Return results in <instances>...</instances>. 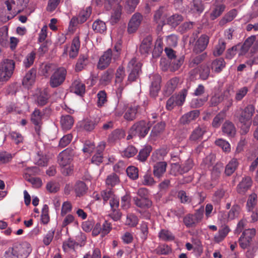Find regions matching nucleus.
<instances>
[{
    "label": "nucleus",
    "instance_id": "obj_13",
    "mask_svg": "<svg viewBox=\"0 0 258 258\" xmlns=\"http://www.w3.org/2000/svg\"><path fill=\"white\" fill-rule=\"evenodd\" d=\"M151 80V93L155 96L160 89L161 77L158 74L152 75Z\"/></svg>",
    "mask_w": 258,
    "mask_h": 258
},
{
    "label": "nucleus",
    "instance_id": "obj_23",
    "mask_svg": "<svg viewBox=\"0 0 258 258\" xmlns=\"http://www.w3.org/2000/svg\"><path fill=\"white\" fill-rule=\"evenodd\" d=\"M223 133L230 137H233L236 133V129L234 124L229 121H225L222 125Z\"/></svg>",
    "mask_w": 258,
    "mask_h": 258
},
{
    "label": "nucleus",
    "instance_id": "obj_18",
    "mask_svg": "<svg viewBox=\"0 0 258 258\" xmlns=\"http://www.w3.org/2000/svg\"><path fill=\"white\" fill-rule=\"evenodd\" d=\"M251 179L249 177L243 179L237 186V191L241 194H244L251 186Z\"/></svg>",
    "mask_w": 258,
    "mask_h": 258
},
{
    "label": "nucleus",
    "instance_id": "obj_36",
    "mask_svg": "<svg viewBox=\"0 0 258 258\" xmlns=\"http://www.w3.org/2000/svg\"><path fill=\"white\" fill-rule=\"evenodd\" d=\"M179 85V79L176 77L170 79L166 84V91L168 93H171L178 87Z\"/></svg>",
    "mask_w": 258,
    "mask_h": 258
},
{
    "label": "nucleus",
    "instance_id": "obj_35",
    "mask_svg": "<svg viewBox=\"0 0 258 258\" xmlns=\"http://www.w3.org/2000/svg\"><path fill=\"white\" fill-rule=\"evenodd\" d=\"M92 28L96 32L102 33L106 30V26L103 21L97 20L93 23Z\"/></svg>",
    "mask_w": 258,
    "mask_h": 258
},
{
    "label": "nucleus",
    "instance_id": "obj_3",
    "mask_svg": "<svg viewBox=\"0 0 258 258\" xmlns=\"http://www.w3.org/2000/svg\"><path fill=\"white\" fill-rule=\"evenodd\" d=\"M73 156L72 151L68 149L62 151L58 155V162L61 167V172L64 175H69L73 170V167L71 165Z\"/></svg>",
    "mask_w": 258,
    "mask_h": 258
},
{
    "label": "nucleus",
    "instance_id": "obj_6",
    "mask_svg": "<svg viewBox=\"0 0 258 258\" xmlns=\"http://www.w3.org/2000/svg\"><path fill=\"white\" fill-rule=\"evenodd\" d=\"M150 128L148 122L142 120L135 123L130 130V134L127 136V139L132 138V136H138L140 137L146 136Z\"/></svg>",
    "mask_w": 258,
    "mask_h": 258
},
{
    "label": "nucleus",
    "instance_id": "obj_61",
    "mask_svg": "<svg viewBox=\"0 0 258 258\" xmlns=\"http://www.w3.org/2000/svg\"><path fill=\"white\" fill-rule=\"evenodd\" d=\"M251 240L247 238L243 234L241 235L239 239V243L240 247L243 249L248 248L251 244Z\"/></svg>",
    "mask_w": 258,
    "mask_h": 258
},
{
    "label": "nucleus",
    "instance_id": "obj_8",
    "mask_svg": "<svg viewBox=\"0 0 258 258\" xmlns=\"http://www.w3.org/2000/svg\"><path fill=\"white\" fill-rule=\"evenodd\" d=\"M187 95V91L183 90L180 94L173 95L167 101L166 108L168 110H171L176 106H181L184 103Z\"/></svg>",
    "mask_w": 258,
    "mask_h": 258
},
{
    "label": "nucleus",
    "instance_id": "obj_53",
    "mask_svg": "<svg viewBox=\"0 0 258 258\" xmlns=\"http://www.w3.org/2000/svg\"><path fill=\"white\" fill-rule=\"evenodd\" d=\"M97 105L101 107L107 102V95L104 91H99L97 95Z\"/></svg>",
    "mask_w": 258,
    "mask_h": 258
},
{
    "label": "nucleus",
    "instance_id": "obj_31",
    "mask_svg": "<svg viewBox=\"0 0 258 258\" xmlns=\"http://www.w3.org/2000/svg\"><path fill=\"white\" fill-rule=\"evenodd\" d=\"M165 128V123L159 122L156 124L153 128L150 136L154 139L160 136Z\"/></svg>",
    "mask_w": 258,
    "mask_h": 258
},
{
    "label": "nucleus",
    "instance_id": "obj_46",
    "mask_svg": "<svg viewBox=\"0 0 258 258\" xmlns=\"http://www.w3.org/2000/svg\"><path fill=\"white\" fill-rule=\"evenodd\" d=\"M183 20L182 17L178 14L173 15L167 19V22L172 26L175 27L178 25Z\"/></svg>",
    "mask_w": 258,
    "mask_h": 258
},
{
    "label": "nucleus",
    "instance_id": "obj_41",
    "mask_svg": "<svg viewBox=\"0 0 258 258\" xmlns=\"http://www.w3.org/2000/svg\"><path fill=\"white\" fill-rule=\"evenodd\" d=\"M63 217L64 218L61 223V226L62 227H66L68 225L73 223L78 224L77 221L74 215L72 214H68L66 215Z\"/></svg>",
    "mask_w": 258,
    "mask_h": 258
},
{
    "label": "nucleus",
    "instance_id": "obj_22",
    "mask_svg": "<svg viewBox=\"0 0 258 258\" xmlns=\"http://www.w3.org/2000/svg\"><path fill=\"white\" fill-rule=\"evenodd\" d=\"M167 164L165 162L157 163L154 166L153 173L157 177H160L166 171Z\"/></svg>",
    "mask_w": 258,
    "mask_h": 258
},
{
    "label": "nucleus",
    "instance_id": "obj_50",
    "mask_svg": "<svg viewBox=\"0 0 258 258\" xmlns=\"http://www.w3.org/2000/svg\"><path fill=\"white\" fill-rule=\"evenodd\" d=\"M119 178L115 174L112 173L108 175L106 180V184L107 186L113 187L119 183Z\"/></svg>",
    "mask_w": 258,
    "mask_h": 258
},
{
    "label": "nucleus",
    "instance_id": "obj_43",
    "mask_svg": "<svg viewBox=\"0 0 258 258\" xmlns=\"http://www.w3.org/2000/svg\"><path fill=\"white\" fill-rule=\"evenodd\" d=\"M159 238L164 241L173 240V235L168 230L162 229L159 233Z\"/></svg>",
    "mask_w": 258,
    "mask_h": 258
},
{
    "label": "nucleus",
    "instance_id": "obj_15",
    "mask_svg": "<svg viewBox=\"0 0 258 258\" xmlns=\"http://www.w3.org/2000/svg\"><path fill=\"white\" fill-rule=\"evenodd\" d=\"M152 38L151 36L145 38L142 42L140 47V51L142 54H147L151 50L152 47Z\"/></svg>",
    "mask_w": 258,
    "mask_h": 258
},
{
    "label": "nucleus",
    "instance_id": "obj_55",
    "mask_svg": "<svg viewBox=\"0 0 258 258\" xmlns=\"http://www.w3.org/2000/svg\"><path fill=\"white\" fill-rule=\"evenodd\" d=\"M128 176L132 179H136L138 178V169L135 166H129L126 169Z\"/></svg>",
    "mask_w": 258,
    "mask_h": 258
},
{
    "label": "nucleus",
    "instance_id": "obj_19",
    "mask_svg": "<svg viewBox=\"0 0 258 258\" xmlns=\"http://www.w3.org/2000/svg\"><path fill=\"white\" fill-rule=\"evenodd\" d=\"M80 47V40L79 37L76 36L73 40L71 49L69 52V56L71 58H74L77 56Z\"/></svg>",
    "mask_w": 258,
    "mask_h": 258
},
{
    "label": "nucleus",
    "instance_id": "obj_28",
    "mask_svg": "<svg viewBox=\"0 0 258 258\" xmlns=\"http://www.w3.org/2000/svg\"><path fill=\"white\" fill-rule=\"evenodd\" d=\"M87 188L85 183L82 181H77L74 186V190L77 196L80 197L85 194Z\"/></svg>",
    "mask_w": 258,
    "mask_h": 258
},
{
    "label": "nucleus",
    "instance_id": "obj_25",
    "mask_svg": "<svg viewBox=\"0 0 258 258\" xmlns=\"http://www.w3.org/2000/svg\"><path fill=\"white\" fill-rule=\"evenodd\" d=\"M199 115V112L198 110L191 111L184 114L181 118V122L183 123H188L196 119Z\"/></svg>",
    "mask_w": 258,
    "mask_h": 258
},
{
    "label": "nucleus",
    "instance_id": "obj_51",
    "mask_svg": "<svg viewBox=\"0 0 258 258\" xmlns=\"http://www.w3.org/2000/svg\"><path fill=\"white\" fill-rule=\"evenodd\" d=\"M240 212V208L237 205H234L231 209L229 210L228 213V216L230 220H232L235 218L238 217Z\"/></svg>",
    "mask_w": 258,
    "mask_h": 258
},
{
    "label": "nucleus",
    "instance_id": "obj_54",
    "mask_svg": "<svg viewBox=\"0 0 258 258\" xmlns=\"http://www.w3.org/2000/svg\"><path fill=\"white\" fill-rule=\"evenodd\" d=\"M42 116L38 110H35L31 116L32 122L36 126H39L41 122Z\"/></svg>",
    "mask_w": 258,
    "mask_h": 258
},
{
    "label": "nucleus",
    "instance_id": "obj_38",
    "mask_svg": "<svg viewBox=\"0 0 258 258\" xmlns=\"http://www.w3.org/2000/svg\"><path fill=\"white\" fill-rule=\"evenodd\" d=\"M225 6L223 5H220L215 6L210 14V18L214 20L220 16L225 10Z\"/></svg>",
    "mask_w": 258,
    "mask_h": 258
},
{
    "label": "nucleus",
    "instance_id": "obj_20",
    "mask_svg": "<svg viewBox=\"0 0 258 258\" xmlns=\"http://www.w3.org/2000/svg\"><path fill=\"white\" fill-rule=\"evenodd\" d=\"M133 201L137 207L142 209L149 208L152 205V202L148 198L134 197Z\"/></svg>",
    "mask_w": 258,
    "mask_h": 258
},
{
    "label": "nucleus",
    "instance_id": "obj_14",
    "mask_svg": "<svg viewBox=\"0 0 258 258\" xmlns=\"http://www.w3.org/2000/svg\"><path fill=\"white\" fill-rule=\"evenodd\" d=\"M71 91L79 95H82L85 92V86L80 80L74 81L71 87Z\"/></svg>",
    "mask_w": 258,
    "mask_h": 258
},
{
    "label": "nucleus",
    "instance_id": "obj_7",
    "mask_svg": "<svg viewBox=\"0 0 258 258\" xmlns=\"http://www.w3.org/2000/svg\"><path fill=\"white\" fill-rule=\"evenodd\" d=\"M67 71L64 68H59L56 70L50 78V85L53 88L61 85L64 81Z\"/></svg>",
    "mask_w": 258,
    "mask_h": 258
},
{
    "label": "nucleus",
    "instance_id": "obj_4",
    "mask_svg": "<svg viewBox=\"0 0 258 258\" xmlns=\"http://www.w3.org/2000/svg\"><path fill=\"white\" fill-rule=\"evenodd\" d=\"M28 0H7L5 5L8 11L11 15L7 16V19L9 20L14 16L20 13L26 7ZM6 20V19H5Z\"/></svg>",
    "mask_w": 258,
    "mask_h": 258
},
{
    "label": "nucleus",
    "instance_id": "obj_64",
    "mask_svg": "<svg viewBox=\"0 0 258 258\" xmlns=\"http://www.w3.org/2000/svg\"><path fill=\"white\" fill-rule=\"evenodd\" d=\"M101 196L104 202H106L108 200H110L113 198V192L110 188H107L103 190L101 193Z\"/></svg>",
    "mask_w": 258,
    "mask_h": 258
},
{
    "label": "nucleus",
    "instance_id": "obj_27",
    "mask_svg": "<svg viewBox=\"0 0 258 258\" xmlns=\"http://www.w3.org/2000/svg\"><path fill=\"white\" fill-rule=\"evenodd\" d=\"M164 8L160 7L157 10L154 15V20L159 25H163L165 24V14Z\"/></svg>",
    "mask_w": 258,
    "mask_h": 258
},
{
    "label": "nucleus",
    "instance_id": "obj_12",
    "mask_svg": "<svg viewBox=\"0 0 258 258\" xmlns=\"http://www.w3.org/2000/svg\"><path fill=\"white\" fill-rule=\"evenodd\" d=\"M255 40V37L254 36L248 37L242 45L237 44L238 46V55L242 56L245 55L248 51L249 48L253 44Z\"/></svg>",
    "mask_w": 258,
    "mask_h": 258
},
{
    "label": "nucleus",
    "instance_id": "obj_47",
    "mask_svg": "<svg viewBox=\"0 0 258 258\" xmlns=\"http://www.w3.org/2000/svg\"><path fill=\"white\" fill-rule=\"evenodd\" d=\"M215 144L220 147L224 152H229L230 151V145L226 141L219 139L215 141Z\"/></svg>",
    "mask_w": 258,
    "mask_h": 258
},
{
    "label": "nucleus",
    "instance_id": "obj_26",
    "mask_svg": "<svg viewBox=\"0 0 258 258\" xmlns=\"http://www.w3.org/2000/svg\"><path fill=\"white\" fill-rule=\"evenodd\" d=\"M253 115V109L251 107H246L242 111L239 121L242 123L245 122L250 121V119Z\"/></svg>",
    "mask_w": 258,
    "mask_h": 258
},
{
    "label": "nucleus",
    "instance_id": "obj_1",
    "mask_svg": "<svg viewBox=\"0 0 258 258\" xmlns=\"http://www.w3.org/2000/svg\"><path fill=\"white\" fill-rule=\"evenodd\" d=\"M32 247L27 241L17 243L8 248L1 258H27L31 252Z\"/></svg>",
    "mask_w": 258,
    "mask_h": 258
},
{
    "label": "nucleus",
    "instance_id": "obj_30",
    "mask_svg": "<svg viewBox=\"0 0 258 258\" xmlns=\"http://www.w3.org/2000/svg\"><path fill=\"white\" fill-rule=\"evenodd\" d=\"M225 62L223 58L214 60L212 63V69L216 73H219L225 67Z\"/></svg>",
    "mask_w": 258,
    "mask_h": 258
},
{
    "label": "nucleus",
    "instance_id": "obj_52",
    "mask_svg": "<svg viewBox=\"0 0 258 258\" xmlns=\"http://www.w3.org/2000/svg\"><path fill=\"white\" fill-rule=\"evenodd\" d=\"M138 108L137 106H134L130 108L124 114V118L128 120H132L135 118Z\"/></svg>",
    "mask_w": 258,
    "mask_h": 258
},
{
    "label": "nucleus",
    "instance_id": "obj_40",
    "mask_svg": "<svg viewBox=\"0 0 258 258\" xmlns=\"http://www.w3.org/2000/svg\"><path fill=\"white\" fill-rule=\"evenodd\" d=\"M113 70L109 69L103 73L100 79V83L103 85H107L112 77Z\"/></svg>",
    "mask_w": 258,
    "mask_h": 258
},
{
    "label": "nucleus",
    "instance_id": "obj_17",
    "mask_svg": "<svg viewBox=\"0 0 258 258\" xmlns=\"http://www.w3.org/2000/svg\"><path fill=\"white\" fill-rule=\"evenodd\" d=\"M35 75V71L34 70H30L26 74L23 80V85L27 88L31 86L34 83Z\"/></svg>",
    "mask_w": 258,
    "mask_h": 258
},
{
    "label": "nucleus",
    "instance_id": "obj_10",
    "mask_svg": "<svg viewBox=\"0 0 258 258\" xmlns=\"http://www.w3.org/2000/svg\"><path fill=\"white\" fill-rule=\"evenodd\" d=\"M143 20L142 15L139 13H135L130 19L127 26V32L134 33L137 31Z\"/></svg>",
    "mask_w": 258,
    "mask_h": 258
},
{
    "label": "nucleus",
    "instance_id": "obj_63",
    "mask_svg": "<svg viewBox=\"0 0 258 258\" xmlns=\"http://www.w3.org/2000/svg\"><path fill=\"white\" fill-rule=\"evenodd\" d=\"M91 14V9L90 7H87L85 10L82 11L79 15V21L83 23L87 20Z\"/></svg>",
    "mask_w": 258,
    "mask_h": 258
},
{
    "label": "nucleus",
    "instance_id": "obj_21",
    "mask_svg": "<svg viewBox=\"0 0 258 258\" xmlns=\"http://www.w3.org/2000/svg\"><path fill=\"white\" fill-rule=\"evenodd\" d=\"M206 132L205 127L199 126L196 128L192 132L190 139L192 141H200L202 139L203 136Z\"/></svg>",
    "mask_w": 258,
    "mask_h": 258
},
{
    "label": "nucleus",
    "instance_id": "obj_5",
    "mask_svg": "<svg viewBox=\"0 0 258 258\" xmlns=\"http://www.w3.org/2000/svg\"><path fill=\"white\" fill-rule=\"evenodd\" d=\"M15 67V62L11 59H5L0 63V82H6L11 78Z\"/></svg>",
    "mask_w": 258,
    "mask_h": 258
},
{
    "label": "nucleus",
    "instance_id": "obj_29",
    "mask_svg": "<svg viewBox=\"0 0 258 258\" xmlns=\"http://www.w3.org/2000/svg\"><path fill=\"white\" fill-rule=\"evenodd\" d=\"M122 8L120 5H117L115 8L113 10L112 13L110 18V23L113 25L117 23L121 15Z\"/></svg>",
    "mask_w": 258,
    "mask_h": 258
},
{
    "label": "nucleus",
    "instance_id": "obj_59",
    "mask_svg": "<svg viewBox=\"0 0 258 258\" xmlns=\"http://www.w3.org/2000/svg\"><path fill=\"white\" fill-rule=\"evenodd\" d=\"M138 223V219L136 216L133 214H128L127 215L125 221L126 225L131 227H134L137 225Z\"/></svg>",
    "mask_w": 258,
    "mask_h": 258
},
{
    "label": "nucleus",
    "instance_id": "obj_45",
    "mask_svg": "<svg viewBox=\"0 0 258 258\" xmlns=\"http://www.w3.org/2000/svg\"><path fill=\"white\" fill-rule=\"evenodd\" d=\"M257 203V196L255 194L250 195L247 200L246 207L248 211L253 210L254 207Z\"/></svg>",
    "mask_w": 258,
    "mask_h": 258
},
{
    "label": "nucleus",
    "instance_id": "obj_42",
    "mask_svg": "<svg viewBox=\"0 0 258 258\" xmlns=\"http://www.w3.org/2000/svg\"><path fill=\"white\" fill-rule=\"evenodd\" d=\"M225 108L228 110L233 104V99L232 94L230 93L229 90H226L224 93L223 95Z\"/></svg>",
    "mask_w": 258,
    "mask_h": 258
},
{
    "label": "nucleus",
    "instance_id": "obj_16",
    "mask_svg": "<svg viewBox=\"0 0 258 258\" xmlns=\"http://www.w3.org/2000/svg\"><path fill=\"white\" fill-rule=\"evenodd\" d=\"M60 125L64 131L70 130L74 123V118L70 115H62L60 119Z\"/></svg>",
    "mask_w": 258,
    "mask_h": 258
},
{
    "label": "nucleus",
    "instance_id": "obj_49",
    "mask_svg": "<svg viewBox=\"0 0 258 258\" xmlns=\"http://www.w3.org/2000/svg\"><path fill=\"white\" fill-rule=\"evenodd\" d=\"M139 3V0H126L124 8L130 13L133 12Z\"/></svg>",
    "mask_w": 258,
    "mask_h": 258
},
{
    "label": "nucleus",
    "instance_id": "obj_57",
    "mask_svg": "<svg viewBox=\"0 0 258 258\" xmlns=\"http://www.w3.org/2000/svg\"><path fill=\"white\" fill-rule=\"evenodd\" d=\"M48 98V94L45 90L41 92L37 97V103L39 105L43 106L47 101Z\"/></svg>",
    "mask_w": 258,
    "mask_h": 258
},
{
    "label": "nucleus",
    "instance_id": "obj_37",
    "mask_svg": "<svg viewBox=\"0 0 258 258\" xmlns=\"http://www.w3.org/2000/svg\"><path fill=\"white\" fill-rule=\"evenodd\" d=\"M238 162L236 159H232L225 168V173L227 175H231L236 170L238 166Z\"/></svg>",
    "mask_w": 258,
    "mask_h": 258
},
{
    "label": "nucleus",
    "instance_id": "obj_56",
    "mask_svg": "<svg viewBox=\"0 0 258 258\" xmlns=\"http://www.w3.org/2000/svg\"><path fill=\"white\" fill-rule=\"evenodd\" d=\"M35 52L32 51L29 53L24 60V64L26 68H29L34 62L35 58Z\"/></svg>",
    "mask_w": 258,
    "mask_h": 258
},
{
    "label": "nucleus",
    "instance_id": "obj_48",
    "mask_svg": "<svg viewBox=\"0 0 258 258\" xmlns=\"http://www.w3.org/2000/svg\"><path fill=\"white\" fill-rule=\"evenodd\" d=\"M83 258H101V251L98 248L94 247L92 251L85 253Z\"/></svg>",
    "mask_w": 258,
    "mask_h": 258
},
{
    "label": "nucleus",
    "instance_id": "obj_60",
    "mask_svg": "<svg viewBox=\"0 0 258 258\" xmlns=\"http://www.w3.org/2000/svg\"><path fill=\"white\" fill-rule=\"evenodd\" d=\"M138 150L132 146H128L123 152V156L127 158H130L135 156Z\"/></svg>",
    "mask_w": 258,
    "mask_h": 258
},
{
    "label": "nucleus",
    "instance_id": "obj_44",
    "mask_svg": "<svg viewBox=\"0 0 258 258\" xmlns=\"http://www.w3.org/2000/svg\"><path fill=\"white\" fill-rule=\"evenodd\" d=\"M88 63V57L86 55H81L76 65L77 71H81Z\"/></svg>",
    "mask_w": 258,
    "mask_h": 258
},
{
    "label": "nucleus",
    "instance_id": "obj_39",
    "mask_svg": "<svg viewBox=\"0 0 258 258\" xmlns=\"http://www.w3.org/2000/svg\"><path fill=\"white\" fill-rule=\"evenodd\" d=\"M227 196L225 190L220 189L217 190L214 194L212 197V201L215 204H219L221 202V200Z\"/></svg>",
    "mask_w": 258,
    "mask_h": 258
},
{
    "label": "nucleus",
    "instance_id": "obj_2",
    "mask_svg": "<svg viewBox=\"0 0 258 258\" xmlns=\"http://www.w3.org/2000/svg\"><path fill=\"white\" fill-rule=\"evenodd\" d=\"M121 50V43L118 41L114 46L113 50L108 49L100 56L97 67L100 70H104L109 66L112 58L116 60L119 58Z\"/></svg>",
    "mask_w": 258,
    "mask_h": 258
},
{
    "label": "nucleus",
    "instance_id": "obj_11",
    "mask_svg": "<svg viewBox=\"0 0 258 258\" xmlns=\"http://www.w3.org/2000/svg\"><path fill=\"white\" fill-rule=\"evenodd\" d=\"M209 42V37L202 34L197 40L194 48V51L197 53H201L206 48Z\"/></svg>",
    "mask_w": 258,
    "mask_h": 258
},
{
    "label": "nucleus",
    "instance_id": "obj_24",
    "mask_svg": "<svg viewBox=\"0 0 258 258\" xmlns=\"http://www.w3.org/2000/svg\"><path fill=\"white\" fill-rule=\"evenodd\" d=\"M230 231V229L227 226H224L219 229L218 233L214 236V240L216 242L219 243L223 241Z\"/></svg>",
    "mask_w": 258,
    "mask_h": 258
},
{
    "label": "nucleus",
    "instance_id": "obj_9",
    "mask_svg": "<svg viewBox=\"0 0 258 258\" xmlns=\"http://www.w3.org/2000/svg\"><path fill=\"white\" fill-rule=\"evenodd\" d=\"M141 63L137 62L135 58L131 60L128 64V70L131 71L128 77V81L131 82L137 79L141 70Z\"/></svg>",
    "mask_w": 258,
    "mask_h": 258
},
{
    "label": "nucleus",
    "instance_id": "obj_58",
    "mask_svg": "<svg viewBox=\"0 0 258 258\" xmlns=\"http://www.w3.org/2000/svg\"><path fill=\"white\" fill-rule=\"evenodd\" d=\"M72 205L70 202L66 201L63 202L61 206L60 212L61 216L63 217L68 213H70L72 211Z\"/></svg>",
    "mask_w": 258,
    "mask_h": 258
},
{
    "label": "nucleus",
    "instance_id": "obj_32",
    "mask_svg": "<svg viewBox=\"0 0 258 258\" xmlns=\"http://www.w3.org/2000/svg\"><path fill=\"white\" fill-rule=\"evenodd\" d=\"M125 76V73L124 68L121 66L119 67L115 73V83L116 86L118 84H122V82Z\"/></svg>",
    "mask_w": 258,
    "mask_h": 258
},
{
    "label": "nucleus",
    "instance_id": "obj_34",
    "mask_svg": "<svg viewBox=\"0 0 258 258\" xmlns=\"http://www.w3.org/2000/svg\"><path fill=\"white\" fill-rule=\"evenodd\" d=\"M190 9L193 13H201L204 10L203 6L200 0H194L190 4Z\"/></svg>",
    "mask_w": 258,
    "mask_h": 258
},
{
    "label": "nucleus",
    "instance_id": "obj_33",
    "mask_svg": "<svg viewBox=\"0 0 258 258\" xmlns=\"http://www.w3.org/2000/svg\"><path fill=\"white\" fill-rule=\"evenodd\" d=\"M100 121V117L91 118L89 120H87L84 123V128L85 130L88 131H92Z\"/></svg>",
    "mask_w": 258,
    "mask_h": 258
},
{
    "label": "nucleus",
    "instance_id": "obj_62",
    "mask_svg": "<svg viewBox=\"0 0 258 258\" xmlns=\"http://www.w3.org/2000/svg\"><path fill=\"white\" fill-rule=\"evenodd\" d=\"M248 90V88L246 87H243L237 90L235 94V100L236 101L241 100L246 95Z\"/></svg>",
    "mask_w": 258,
    "mask_h": 258
}]
</instances>
